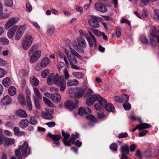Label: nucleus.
<instances>
[{"mask_svg":"<svg viewBox=\"0 0 159 159\" xmlns=\"http://www.w3.org/2000/svg\"><path fill=\"white\" fill-rule=\"evenodd\" d=\"M34 101L35 107L37 109L39 110L40 108V105L39 100L37 99L35 97H34Z\"/></svg>","mask_w":159,"mask_h":159,"instance_id":"41","label":"nucleus"},{"mask_svg":"<svg viewBox=\"0 0 159 159\" xmlns=\"http://www.w3.org/2000/svg\"><path fill=\"white\" fill-rule=\"evenodd\" d=\"M11 80L9 78H6L3 79L2 81L3 84L6 87H7L10 85Z\"/></svg>","mask_w":159,"mask_h":159,"instance_id":"36","label":"nucleus"},{"mask_svg":"<svg viewBox=\"0 0 159 159\" xmlns=\"http://www.w3.org/2000/svg\"><path fill=\"white\" fill-rule=\"evenodd\" d=\"M30 122L31 124L34 125L37 122V120L34 117L32 116L30 118Z\"/></svg>","mask_w":159,"mask_h":159,"instance_id":"59","label":"nucleus"},{"mask_svg":"<svg viewBox=\"0 0 159 159\" xmlns=\"http://www.w3.org/2000/svg\"><path fill=\"white\" fill-rule=\"evenodd\" d=\"M121 99L124 101V102H127L129 99V96L126 94H124L121 98Z\"/></svg>","mask_w":159,"mask_h":159,"instance_id":"48","label":"nucleus"},{"mask_svg":"<svg viewBox=\"0 0 159 159\" xmlns=\"http://www.w3.org/2000/svg\"><path fill=\"white\" fill-rule=\"evenodd\" d=\"M123 107L124 109L126 111L130 110L131 108V105L128 102L124 103L123 104Z\"/></svg>","mask_w":159,"mask_h":159,"instance_id":"47","label":"nucleus"},{"mask_svg":"<svg viewBox=\"0 0 159 159\" xmlns=\"http://www.w3.org/2000/svg\"><path fill=\"white\" fill-rule=\"evenodd\" d=\"M152 153L151 150L148 148L145 151L144 153V156L146 157H148L152 155Z\"/></svg>","mask_w":159,"mask_h":159,"instance_id":"50","label":"nucleus"},{"mask_svg":"<svg viewBox=\"0 0 159 159\" xmlns=\"http://www.w3.org/2000/svg\"><path fill=\"white\" fill-rule=\"evenodd\" d=\"M18 28L17 25H15L8 30L7 35L9 38L11 39L13 37Z\"/></svg>","mask_w":159,"mask_h":159,"instance_id":"15","label":"nucleus"},{"mask_svg":"<svg viewBox=\"0 0 159 159\" xmlns=\"http://www.w3.org/2000/svg\"><path fill=\"white\" fill-rule=\"evenodd\" d=\"M64 144L66 146H70V144H73L75 140H62Z\"/></svg>","mask_w":159,"mask_h":159,"instance_id":"39","label":"nucleus"},{"mask_svg":"<svg viewBox=\"0 0 159 159\" xmlns=\"http://www.w3.org/2000/svg\"><path fill=\"white\" fill-rule=\"evenodd\" d=\"M15 140H0V145L3 143L4 146H9L15 143Z\"/></svg>","mask_w":159,"mask_h":159,"instance_id":"21","label":"nucleus"},{"mask_svg":"<svg viewBox=\"0 0 159 159\" xmlns=\"http://www.w3.org/2000/svg\"><path fill=\"white\" fill-rule=\"evenodd\" d=\"M33 90L34 94L33 96V99H34V97H35L38 100L41 99L42 98V95L40 93L39 89L35 87L33 88Z\"/></svg>","mask_w":159,"mask_h":159,"instance_id":"19","label":"nucleus"},{"mask_svg":"<svg viewBox=\"0 0 159 159\" xmlns=\"http://www.w3.org/2000/svg\"><path fill=\"white\" fill-rule=\"evenodd\" d=\"M128 136V134L127 133H121L120 134L118 137L119 138H125Z\"/></svg>","mask_w":159,"mask_h":159,"instance_id":"61","label":"nucleus"},{"mask_svg":"<svg viewBox=\"0 0 159 159\" xmlns=\"http://www.w3.org/2000/svg\"><path fill=\"white\" fill-rule=\"evenodd\" d=\"M38 48V45H34L32 46L29 50L28 54L30 57V62L37 61L40 57L41 53V51L37 50L35 51V50Z\"/></svg>","mask_w":159,"mask_h":159,"instance_id":"2","label":"nucleus"},{"mask_svg":"<svg viewBox=\"0 0 159 159\" xmlns=\"http://www.w3.org/2000/svg\"><path fill=\"white\" fill-rule=\"evenodd\" d=\"M47 81L49 85H51L54 82L55 84L59 86L61 91H63L66 89V83L62 75L59 77L58 74H56L55 76L53 74H51L48 77Z\"/></svg>","mask_w":159,"mask_h":159,"instance_id":"1","label":"nucleus"},{"mask_svg":"<svg viewBox=\"0 0 159 159\" xmlns=\"http://www.w3.org/2000/svg\"><path fill=\"white\" fill-rule=\"evenodd\" d=\"M95 7L97 10L102 12H105L107 11L106 7L100 3H96L95 5Z\"/></svg>","mask_w":159,"mask_h":159,"instance_id":"16","label":"nucleus"},{"mask_svg":"<svg viewBox=\"0 0 159 159\" xmlns=\"http://www.w3.org/2000/svg\"><path fill=\"white\" fill-rule=\"evenodd\" d=\"M87 88V87L86 86L84 88H77V91L74 96V97L77 98H81L83 96L84 93L86 90Z\"/></svg>","mask_w":159,"mask_h":159,"instance_id":"11","label":"nucleus"},{"mask_svg":"<svg viewBox=\"0 0 159 159\" xmlns=\"http://www.w3.org/2000/svg\"><path fill=\"white\" fill-rule=\"evenodd\" d=\"M6 74L5 70L2 68H0V78L4 77Z\"/></svg>","mask_w":159,"mask_h":159,"instance_id":"57","label":"nucleus"},{"mask_svg":"<svg viewBox=\"0 0 159 159\" xmlns=\"http://www.w3.org/2000/svg\"><path fill=\"white\" fill-rule=\"evenodd\" d=\"M8 92L9 94L11 96H14L16 93V88L13 86H11L9 88Z\"/></svg>","mask_w":159,"mask_h":159,"instance_id":"31","label":"nucleus"},{"mask_svg":"<svg viewBox=\"0 0 159 159\" xmlns=\"http://www.w3.org/2000/svg\"><path fill=\"white\" fill-rule=\"evenodd\" d=\"M43 99L44 102L48 106L50 107H52L53 106V105L51 101L49 100L47 98L43 97Z\"/></svg>","mask_w":159,"mask_h":159,"instance_id":"43","label":"nucleus"},{"mask_svg":"<svg viewBox=\"0 0 159 159\" xmlns=\"http://www.w3.org/2000/svg\"><path fill=\"white\" fill-rule=\"evenodd\" d=\"M26 102L29 110L30 111L32 109V106L30 97L28 95L26 96Z\"/></svg>","mask_w":159,"mask_h":159,"instance_id":"37","label":"nucleus"},{"mask_svg":"<svg viewBox=\"0 0 159 159\" xmlns=\"http://www.w3.org/2000/svg\"><path fill=\"white\" fill-rule=\"evenodd\" d=\"M91 112V110L88 107L84 108L82 107H80L79 109V114L81 116H83L84 114H87L88 113H90Z\"/></svg>","mask_w":159,"mask_h":159,"instance_id":"17","label":"nucleus"},{"mask_svg":"<svg viewBox=\"0 0 159 159\" xmlns=\"http://www.w3.org/2000/svg\"><path fill=\"white\" fill-rule=\"evenodd\" d=\"M29 124V121L27 119H23L19 122V125L20 128H24L28 125Z\"/></svg>","mask_w":159,"mask_h":159,"instance_id":"23","label":"nucleus"},{"mask_svg":"<svg viewBox=\"0 0 159 159\" xmlns=\"http://www.w3.org/2000/svg\"><path fill=\"white\" fill-rule=\"evenodd\" d=\"M65 106L70 110L77 108V106H75L73 102L71 100H68L66 101L64 104Z\"/></svg>","mask_w":159,"mask_h":159,"instance_id":"20","label":"nucleus"},{"mask_svg":"<svg viewBox=\"0 0 159 159\" xmlns=\"http://www.w3.org/2000/svg\"><path fill=\"white\" fill-rule=\"evenodd\" d=\"M138 125L139 127V130H142L144 129H147L150 127L151 126L148 124L147 123H142Z\"/></svg>","mask_w":159,"mask_h":159,"instance_id":"30","label":"nucleus"},{"mask_svg":"<svg viewBox=\"0 0 159 159\" xmlns=\"http://www.w3.org/2000/svg\"><path fill=\"white\" fill-rule=\"evenodd\" d=\"M15 114L17 116L23 118H26L28 116L26 112L24 110L21 109L16 110Z\"/></svg>","mask_w":159,"mask_h":159,"instance_id":"14","label":"nucleus"},{"mask_svg":"<svg viewBox=\"0 0 159 159\" xmlns=\"http://www.w3.org/2000/svg\"><path fill=\"white\" fill-rule=\"evenodd\" d=\"M33 40L31 35H28L25 36L21 43V46L23 49L25 50L28 49L32 44Z\"/></svg>","mask_w":159,"mask_h":159,"instance_id":"4","label":"nucleus"},{"mask_svg":"<svg viewBox=\"0 0 159 159\" xmlns=\"http://www.w3.org/2000/svg\"><path fill=\"white\" fill-rule=\"evenodd\" d=\"M21 151L22 154L23 156H25L30 152V150L28 148V145L26 142H25L22 147L20 146L19 148Z\"/></svg>","mask_w":159,"mask_h":159,"instance_id":"13","label":"nucleus"},{"mask_svg":"<svg viewBox=\"0 0 159 159\" xmlns=\"http://www.w3.org/2000/svg\"><path fill=\"white\" fill-rule=\"evenodd\" d=\"M30 83L34 86H37L39 84V80L34 76H32L30 78Z\"/></svg>","mask_w":159,"mask_h":159,"instance_id":"28","label":"nucleus"},{"mask_svg":"<svg viewBox=\"0 0 159 159\" xmlns=\"http://www.w3.org/2000/svg\"><path fill=\"white\" fill-rule=\"evenodd\" d=\"M18 100L21 104L22 105L25 104V99L23 94L20 93L19 94L18 96Z\"/></svg>","mask_w":159,"mask_h":159,"instance_id":"35","label":"nucleus"},{"mask_svg":"<svg viewBox=\"0 0 159 159\" xmlns=\"http://www.w3.org/2000/svg\"><path fill=\"white\" fill-rule=\"evenodd\" d=\"M67 58L70 64L77 63V60L74 56H71L70 55L69 56H68Z\"/></svg>","mask_w":159,"mask_h":159,"instance_id":"33","label":"nucleus"},{"mask_svg":"<svg viewBox=\"0 0 159 159\" xmlns=\"http://www.w3.org/2000/svg\"><path fill=\"white\" fill-rule=\"evenodd\" d=\"M86 117L87 119L93 122L96 121V119L92 115H87Z\"/></svg>","mask_w":159,"mask_h":159,"instance_id":"55","label":"nucleus"},{"mask_svg":"<svg viewBox=\"0 0 159 159\" xmlns=\"http://www.w3.org/2000/svg\"><path fill=\"white\" fill-rule=\"evenodd\" d=\"M89 33L90 36H89V37L91 39V42L93 44L92 47H93V45H96V39L95 36L91 33V32L89 31Z\"/></svg>","mask_w":159,"mask_h":159,"instance_id":"34","label":"nucleus"},{"mask_svg":"<svg viewBox=\"0 0 159 159\" xmlns=\"http://www.w3.org/2000/svg\"><path fill=\"white\" fill-rule=\"evenodd\" d=\"M19 18L12 17L9 19L4 25L5 28L8 30L13 25L16 24L18 21Z\"/></svg>","mask_w":159,"mask_h":159,"instance_id":"7","label":"nucleus"},{"mask_svg":"<svg viewBox=\"0 0 159 159\" xmlns=\"http://www.w3.org/2000/svg\"><path fill=\"white\" fill-rule=\"evenodd\" d=\"M9 41L6 38H2L0 39V44H8Z\"/></svg>","mask_w":159,"mask_h":159,"instance_id":"52","label":"nucleus"},{"mask_svg":"<svg viewBox=\"0 0 159 159\" xmlns=\"http://www.w3.org/2000/svg\"><path fill=\"white\" fill-rule=\"evenodd\" d=\"M28 73L27 71L22 69L20 70L19 72V75L21 78H23L28 75Z\"/></svg>","mask_w":159,"mask_h":159,"instance_id":"40","label":"nucleus"},{"mask_svg":"<svg viewBox=\"0 0 159 159\" xmlns=\"http://www.w3.org/2000/svg\"><path fill=\"white\" fill-rule=\"evenodd\" d=\"M49 73V70L46 69L43 70L41 73V75L43 78H46Z\"/></svg>","mask_w":159,"mask_h":159,"instance_id":"51","label":"nucleus"},{"mask_svg":"<svg viewBox=\"0 0 159 159\" xmlns=\"http://www.w3.org/2000/svg\"><path fill=\"white\" fill-rule=\"evenodd\" d=\"M51 99L55 102H58L61 100V96L58 93H54L52 94Z\"/></svg>","mask_w":159,"mask_h":159,"instance_id":"24","label":"nucleus"},{"mask_svg":"<svg viewBox=\"0 0 159 159\" xmlns=\"http://www.w3.org/2000/svg\"><path fill=\"white\" fill-rule=\"evenodd\" d=\"M62 136L63 137V139H68L70 137V134L67 132H64L62 130L61 132Z\"/></svg>","mask_w":159,"mask_h":159,"instance_id":"46","label":"nucleus"},{"mask_svg":"<svg viewBox=\"0 0 159 159\" xmlns=\"http://www.w3.org/2000/svg\"><path fill=\"white\" fill-rule=\"evenodd\" d=\"M20 148H18L15 150V154L17 159H22V155L20 153Z\"/></svg>","mask_w":159,"mask_h":159,"instance_id":"44","label":"nucleus"},{"mask_svg":"<svg viewBox=\"0 0 159 159\" xmlns=\"http://www.w3.org/2000/svg\"><path fill=\"white\" fill-rule=\"evenodd\" d=\"M96 100H97L102 106L107 103V100L98 94H93L90 97L88 98L86 100V103L87 105L89 106L93 105Z\"/></svg>","mask_w":159,"mask_h":159,"instance_id":"3","label":"nucleus"},{"mask_svg":"<svg viewBox=\"0 0 159 159\" xmlns=\"http://www.w3.org/2000/svg\"><path fill=\"white\" fill-rule=\"evenodd\" d=\"M121 28L120 27H117L116 29V36L117 37L120 36L121 34Z\"/></svg>","mask_w":159,"mask_h":159,"instance_id":"54","label":"nucleus"},{"mask_svg":"<svg viewBox=\"0 0 159 159\" xmlns=\"http://www.w3.org/2000/svg\"><path fill=\"white\" fill-rule=\"evenodd\" d=\"M1 102L3 105H7L11 103V100L8 95H6L2 98Z\"/></svg>","mask_w":159,"mask_h":159,"instance_id":"18","label":"nucleus"},{"mask_svg":"<svg viewBox=\"0 0 159 159\" xmlns=\"http://www.w3.org/2000/svg\"><path fill=\"white\" fill-rule=\"evenodd\" d=\"M26 7V11L28 12H30L32 10V7L29 2L27 3Z\"/></svg>","mask_w":159,"mask_h":159,"instance_id":"63","label":"nucleus"},{"mask_svg":"<svg viewBox=\"0 0 159 159\" xmlns=\"http://www.w3.org/2000/svg\"><path fill=\"white\" fill-rule=\"evenodd\" d=\"M77 40L78 44L77 47V51L80 53H82L84 52V48H86L87 46L86 42L81 36L78 37Z\"/></svg>","mask_w":159,"mask_h":159,"instance_id":"5","label":"nucleus"},{"mask_svg":"<svg viewBox=\"0 0 159 159\" xmlns=\"http://www.w3.org/2000/svg\"><path fill=\"white\" fill-rule=\"evenodd\" d=\"M79 32L80 35L82 36H83L86 38L87 41H88L89 46L91 47H92L93 44L91 42V39L89 37L88 35L86 33L84 32L82 30H79Z\"/></svg>","mask_w":159,"mask_h":159,"instance_id":"22","label":"nucleus"},{"mask_svg":"<svg viewBox=\"0 0 159 159\" xmlns=\"http://www.w3.org/2000/svg\"><path fill=\"white\" fill-rule=\"evenodd\" d=\"M46 124L50 128L54 127L56 125V123L54 121L47 122L46 123Z\"/></svg>","mask_w":159,"mask_h":159,"instance_id":"58","label":"nucleus"},{"mask_svg":"<svg viewBox=\"0 0 159 159\" xmlns=\"http://www.w3.org/2000/svg\"><path fill=\"white\" fill-rule=\"evenodd\" d=\"M99 103V104L96 103L94 105L95 108L96 110L98 111L100 110L101 109V107L104 106V105L102 106Z\"/></svg>","mask_w":159,"mask_h":159,"instance_id":"62","label":"nucleus"},{"mask_svg":"<svg viewBox=\"0 0 159 159\" xmlns=\"http://www.w3.org/2000/svg\"><path fill=\"white\" fill-rule=\"evenodd\" d=\"M80 134L77 132H75L71 135V137L70 139H76L80 138Z\"/></svg>","mask_w":159,"mask_h":159,"instance_id":"53","label":"nucleus"},{"mask_svg":"<svg viewBox=\"0 0 159 159\" xmlns=\"http://www.w3.org/2000/svg\"><path fill=\"white\" fill-rule=\"evenodd\" d=\"M154 12L155 16L159 20V10L157 9H155L154 10Z\"/></svg>","mask_w":159,"mask_h":159,"instance_id":"64","label":"nucleus"},{"mask_svg":"<svg viewBox=\"0 0 159 159\" xmlns=\"http://www.w3.org/2000/svg\"><path fill=\"white\" fill-rule=\"evenodd\" d=\"M154 37H149V44L152 46H155L156 45V42L155 39H154Z\"/></svg>","mask_w":159,"mask_h":159,"instance_id":"45","label":"nucleus"},{"mask_svg":"<svg viewBox=\"0 0 159 159\" xmlns=\"http://www.w3.org/2000/svg\"><path fill=\"white\" fill-rule=\"evenodd\" d=\"M49 63V60L48 57H45L41 61L40 63L37 64L36 67V70L39 71L43 68L47 66Z\"/></svg>","mask_w":159,"mask_h":159,"instance_id":"6","label":"nucleus"},{"mask_svg":"<svg viewBox=\"0 0 159 159\" xmlns=\"http://www.w3.org/2000/svg\"><path fill=\"white\" fill-rule=\"evenodd\" d=\"M120 152L121 154V159H128L126 155L129 153V147L127 145H125L122 147L120 150Z\"/></svg>","mask_w":159,"mask_h":159,"instance_id":"8","label":"nucleus"},{"mask_svg":"<svg viewBox=\"0 0 159 159\" xmlns=\"http://www.w3.org/2000/svg\"><path fill=\"white\" fill-rule=\"evenodd\" d=\"M140 42L143 44H147L148 43V39L144 35H141L139 38Z\"/></svg>","mask_w":159,"mask_h":159,"instance_id":"38","label":"nucleus"},{"mask_svg":"<svg viewBox=\"0 0 159 159\" xmlns=\"http://www.w3.org/2000/svg\"><path fill=\"white\" fill-rule=\"evenodd\" d=\"M46 112H43L42 113V116L45 119L48 120H52L53 118L52 114L54 112V110L53 109H46Z\"/></svg>","mask_w":159,"mask_h":159,"instance_id":"10","label":"nucleus"},{"mask_svg":"<svg viewBox=\"0 0 159 159\" xmlns=\"http://www.w3.org/2000/svg\"><path fill=\"white\" fill-rule=\"evenodd\" d=\"M131 119L133 120H138L140 123L142 122V120L141 118L139 117H137L134 116H131Z\"/></svg>","mask_w":159,"mask_h":159,"instance_id":"60","label":"nucleus"},{"mask_svg":"<svg viewBox=\"0 0 159 159\" xmlns=\"http://www.w3.org/2000/svg\"><path fill=\"white\" fill-rule=\"evenodd\" d=\"M73 75L78 79H81L83 77V74L81 72H74Z\"/></svg>","mask_w":159,"mask_h":159,"instance_id":"49","label":"nucleus"},{"mask_svg":"<svg viewBox=\"0 0 159 159\" xmlns=\"http://www.w3.org/2000/svg\"><path fill=\"white\" fill-rule=\"evenodd\" d=\"M97 18L96 16H92L91 18L88 21L89 25L91 27L94 28H98L99 26V23L97 20Z\"/></svg>","mask_w":159,"mask_h":159,"instance_id":"9","label":"nucleus"},{"mask_svg":"<svg viewBox=\"0 0 159 159\" xmlns=\"http://www.w3.org/2000/svg\"><path fill=\"white\" fill-rule=\"evenodd\" d=\"M104 106H105L106 110L108 112H113L115 110L114 106L111 103L107 104V103L104 105Z\"/></svg>","mask_w":159,"mask_h":159,"instance_id":"25","label":"nucleus"},{"mask_svg":"<svg viewBox=\"0 0 159 159\" xmlns=\"http://www.w3.org/2000/svg\"><path fill=\"white\" fill-rule=\"evenodd\" d=\"M47 136L49 137V138L52 139H60L61 138V136L60 134L59 135L52 134L50 132L48 133Z\"/></svg>","mask_w":159,"mask_h":159,"instance_id":"32","label":"nucleus"},{"mask_svg":"<svg viewBox=\"0 0 159 159\" xmlns=\"http://www.w3.org/2000/svg\"><path fill=\"white\" fill-rule=\"evenodd\" d=\"M15 134L17 136H21L25 134V132L24 131H20L19 128L17 127H15L13 128Z\"/></svg>","mask_w":159,"mask_h":159,"instance_id":"27","label":"nucleus"},{"mask_svg":"<svg viewBox=\"0 0 159 159\" xmlns=\"http://www.w3.org/2000/svg\"><path fill=\"white\" fill-rule=\"evenodd\" d=\"M79 84L78 81L75 80H68L67 83V85L68 86H76Z\"/></svg>","mask_w":159,"mask_h":159,"instance_id":"29","label":"nucleus"},{"mask_svg":"<svg viewBox=\"0 0 159 159\" xmlns=\"http://www.w3.org/2000/svg\"><path fill=\"white\" fill-rule=\"evenodd\" d=\"M70 51L71 52V54L72 55H74L76 56L78 58H80V55L76 52L74 49L73 48H70Z\"/></svg>","mask_w":159,"mask_h":159,"instance_id":"56","label":"nucleus"},{"mask_svg":"<svg viewBox=\"0 0 159 159\" xmlns=\"http://www.w3.org/2000/svg\"><path fill=\"white\" fill-rule=\"evenodd\" d=\"M55 31V28L53 26H50L47 30V34L49 36L52 35Z\"/></svg>","mask_w":159,"mask_h":159,"instance_id":"42","label":"nucleus"},{"mask_svg":"<svg viewBox=\"0 0 159 159\" xmlns=\"http://www.w3.org/2000/svg\"><path fill=\"white\" fill-rule=\"evenodd\" d=\"M149 33V37H157V30L155 26H152L151 27Z\"/></svg>","mask_w":159,"mask_h":159,"instance_id":"26","label":"nucleus"},{"mask_svg":"<svg viewBox=\"0 0 159 159\" xmlns=\"http://www.w3.org/2000/svg\"><path fill=\"white\" fill-rule=\"evenodd\" d=\"M25 30V26L23 25L21 26L18 29L15 35V38L16 40H19L23 34Z\"/></svg>","mask_w":159,"mask_h":159,"instance_id":"12","label":"nucleus"}]
</instances>
